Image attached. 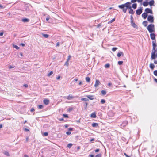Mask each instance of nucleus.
Instances as JSON below:
<instances>
[{
	"mask_svg": "<svg viewBox=\"0 0 157 157\" xmlns=\"http://www.w3.org/2000/svg\"><path fill=\"white\" fill-rule=\"evenodd\" d=\"M131 5V3L130 2H128L124 4L119 5L118 7L120 9H122L124 13L126 12L127 9H129V13L130 14H133L135 11L132 9Z\"/></svg>",
	"mask_w": 157,
	"mask_h": 157,
	"instance_id": "f257e3e1",
	"label": "nucleus"
},
{
	"mask_svg": "<svg viewBox=\"0 0 157 157\" xmlns=\"http://www.w3.org/2000/svg\"><path fill=\"white\" fill-rule=\"evenodd\" d=\"M147 28L150 33H152L155 31L154 25L153 24H151L149 25Z\"/></svg>",
	"mask_w": 157,
	"mask_h": 157,
	"instance_id": "f03ea898",
	"label": "nucleus"
},
{
	"mask_svg": "<svg viewBox=\"0 0 157 157\" xmlns=\"http://www.w3.org/2000/svg\"><path fill=\"white\" fill-rule=\"evenodd\" d=\"M154 17L151 15H149L147 17V21L150 23L154 22Z\"/></svg>",
	"mask_w": 157,
	"mask_h": 157,
	"instance_id": "7ed1b4c3",
	"label": "nucleus"
},
{
	"mask_svg": "<svg viewBox=\"0 0 157 157\" xmlns=\"http://www.w3.org/2000/svg\"><path fill=\"white\" fill-rule=\"evenodd\" d=\"M143 11L142 7H140V9H137L136 11V13L138 15H140Z\"/></svg>",
	"mask_w": 157,
	"mask_h": 157,
	"instance_id": "20e7f679",
	"label": "nucleus"
},
{
	"mask_svg": "<svg viewBox=\"0 0 157 157\" xmlns=\"http://www.w3.org/2000/svg\"><path fill=\"white\" fill-rule=\"evenodd\" d=\"M145 11L147 13L152 14V11L151 9L147 8L145 10Z\"/></svg>",
	"mask_w": 157,
	"mask_h": 157,
	"instance_id": "39448f33",
	"label": "nucleus"
},
{
	"mask_svg": "<svg viewBox=\"0 0 157 157\" xmlns=\"http://www.w3.org/2000/svg\"><path fill=\"white\" fill-rule=\"evenodd\" d=\"M150 37L151 39L152 40L155 41V36L154 33H151L150 34Z\"/></svg>",
	"mask_w": 157,
	"mask_h": 157,
	"instance_id": "423d86ee",
	"label": "nucleus"
},
{
	"mask_svg": "<svg viewBox=\"0 0 157 157\" xmlns=\"http://www.w3.org/2000/svg\"><path fill=\"white\" fill-rule=\"evenodd\" d=\"M86 96L91 100H92L94 98V96L93 95H86Z\"/></svg>",
	"mask_w": 157,
	"mask_h": 157,
	"instance_id": "0eeeda50",
	"label": "nucleus"
},
{
	"mask_svg": "<svg viewBox=\"0 0 157 157\" xmlns=\"http://www.w3.org/2000/svg\"><path fill=\"white\" fill-rule=\"evenodd\" d=\"M128 122L127 121H124L122 123V124H121V126L123 127H124L128 124Z\"/></svg>",
	"mask_w": 157,
	"mask_h": 157,
	"instance_id": "6e6552de",
	"label": "nucleus"
},
{
	"mask_svg": "<svg viewBox=\"0 0 157 157\" xmlns=\"http://www.w3.org/2000/svg\"><path fill=\"white\" fill-rule=\"evenodd\" d=\"M152 46H153V48L152 49H156V47L157 46L156 44V40L155 41H153L152 42Z\"/></svg>",
	"mask_w": 157,
	"mask_h": 157,
	"instance_id": "1a4fd4ad",
	"label": "nucleus"
},
{
	"mask_svg": "<svg viewBox=\"0 0 157 157\" xmlns=\"http://www.w3.org/2000/svg\"><path fill=\"white\" fill-rule=\"evenodd\" d=\"M131 25L134 28H138V26L137 25H136L135 23L133 22V21L132 22H131Z\"/></svg>",
	"mask_w": 157,
	"mask_h": 157,
	"instance_id": "9d476101",
	"label": "nucleus"
},
{
	"mask_svg": "<svg viewBox=\"0 0 157 157\" xmlns=\"http://www.w3.org/2000/svg\"><path fill=\"white\" fill-rule=\"evenodd\" d=\"M66 97V98L68 100H71L74 98V97L72 96L71 94H69L68 96Z\"/></svg>",
	"mask_w": 157,
	"mask_h": 157,
	"instance_id": "9b49d317",
	"label": "nucleus"
},
{
	"mask_svg": "<svg viewBox=\"0 0 157 157\" xmlns=\"http://www.w3.org/2000/svg\"><path fill=\"white\" fill-rule=\"evenodd\" d=\"M43 102L45 104L47 105L49 103V101L47 99H44Z\"/></svg>",
	"mask_w": 157,
	"mask_h": 157,
	"instance_id": "f8f14e48",
	"label": "nucleus"
},
{
	"mask_svg": "<svg viewBox=\"0 0 157 157\" xmlns=\"http://www.w3.org/2000/svg\"><path fill=\"white\" fill-rule=\"evenodd\" d=\"M144 19H146L147 16V14L146 13H144L142 15Z\"/></svg>",
	"mask_w": 157,
	"mask_h": 157,
	"instance_id": "ddd939ff",
	"label": "nucleus"
},
{
	"mask_svg": "<svg viewBox=\"0 0 157 157\" xmlns=\"http://www.w3.org/2000/svg\"><path fill=\"white\" fill-rule=\"evenodd\" d=\"M100 83V82L98 80H96L94 85V86L96 87H97L99 85Z\"/></svg>",
	"mask_w": 157,
	"mask_h": 157,
	"instance_id": "4468645a",
	"label": "nucleus"
},
{
	"mask_svg": "<svg viewBox=\"0 0 157 157\" xmlns=\"http://www.w3.org/2000/svg\"><path fill=\"white\" fill-rule=\"evenodd\" d=\"M149 67L151 70H153L155 68V66L153 63H151L150 64Z\"/></svg>",
	"mask_w": 157,
	"mask_h": 157,
	"instance_id": "2eb2a0df",
	"label": "nucleus"
},
{
	"mask_svg": "<svg viewBox=\"0 0 157 157\" xmlns=\"http://www.w3.org/2000/svg\"><path fill=\"white\" fill-rule=\"evenodd\" d=\"M98 124L96 123H93L92 124V126L93 127H97L98 126Z\"/></svg>",
	"mask_w": 157,
	"mask_h": 157,
	"instance_id": "dca6fc26",
	"label": "nucleus"
},
{
	"mask_svg": "<svg viewBox=\"0 0 157 157\" xmlns=\"http://www.w3.org/2000/svg\"><path fill=\"white\" fill-rule=\"evenodd\" d=\"M90 117L92 118H96V113L95 112L92 113L90 115Z\"/></svg>",
	"mask_w": 157,
	"mask_h": 157,
	"instance_id": "f3484780",
	"label": "nucleus"
},
{
	"mask_svg": "<svg viewBox=\"0 0 157 157\" xmlns=\"http://www.w3.org/2000/svg\"><path fill=\"white\" fill-rule=\"evenodd\" d=\"M123 55L124 54L123 52H120L117 54V56L118 57H120L121 55L123 56Z\"/></svg>",
	"mask_w": 157,
	"mask_h": 157,
	"instance_id": "a211bd4d",
	"label": "nucleus"
},
{
	"mask_svg": "<svg viewBox=\"0 0 157 157\" xmlns=\"http://www.w3.org/2000/svg\"><path fill=\"white\" fill-rule=\"evenodd\" d=\"M154 0H151L149 2H148L150 6H152L154 5Z\"/></svg>",
	"mask_w": 157,
	"mask_h": 157,
	"instance_id": "6ab92c4d",
	"label": "nucleus"
},
{
	"mask_svg": "<svg viewBox=\"0 0 157 157\" xmlns=\"http://www.w3.org/2000/svg\"><path fill=\"white\" fill-rule=\"evenodd\" d=\"M29 19L26 18H23L22 19V21L24 22H29Z\"/></svg>",
	"mask_w": 157,
	"mask_h": 157,
	"instance_id": "aec40b11",
	"label": "nucleus"
},
{
	"mask_svg": "<svg viewBox=\"0 0 157 157\" xmlns=\"http://www.w3.org/2000/svg\"><path fill=\"white\" fill-rule=\"evenodd\" d=\"M142 24L145 27H146L147 25V21H144L143 22Z\"/></svg>",
	"mask_w": 157,
	"mask_h": 157,
	"instance_id": "412c9836",
	"label": "nucleus"
},
{
	"mask_svg": "<svg viewBox=\"0 0 157 157\" xmlns=\"http://www.w3.org/2000/svg\"><path fill=\"white\" fill-rule=\"evenodd\" d=\"M148 4V2H144L143 3V5L144 6H147Z\"/></svg>",
	"mask_w": 157,
	"mask_h": 157,
	"instance_id": "4be33fe9",
	"label": "nucleus"
},
{
	"mask_svg": "<svg viewBox=\"0 0 157 157\" xmlns=\"http://www.w3.org/2000/svg\"><path fill=\"white\" fill-rule=\"evenodd\" d=\"M42 35L43 37H44L46 38H47L49 36V35L47 34H45L42 33Z\"/></svg>",
	"mask_w": 157,
	"mask_h": 157,
	"instance_id": "5701e85b",
	"label": "nucleus"
},
{
	"mask_svg": "<svg viewBox=\"0 0 157 157\" xmlns=\"http://www.w3.org/2000/svg\"><path fill=\"white\" fill-rule=\"evenodd\" d=\"M137 4L136 3H134L132 4V7L134 9H136L137 7Z\"/></svg>",
	"mask_w": 157,
	"mask_h": 157,
	"instance_id": "b1692460",
	"label": "nucleus"
},
{
	"mask_svg": "<svg viewBox=\"0 0 157 157\" xmlns=\"http://www.w3.org/2000/svg\"><path fill=\"white\" fill-rule=\"evenodd\" d=\"M81 100L82 101H88L89 100L88 99L85 98H82L81 99Z\"/></svg>",
	"mask_w": 157,
	"mask_h": 157,
	"instance_id": "393cba45",
	"label": "nucleus"
},
{
	"mask_svg": "<svg viewBox=\"0 0 157 157\" xmlns=\"http://www.w3.org/2000/svg\"><path fill=\"white\" fill-rule=\"evenodd\" d=\"M3 153L4 154H5V155L7 156H10V154L9 153L6 151H5L4 152H3Z\"/></svg>",
	"mask_w": 157,
	"mask_h": 157,
	"instance_id": "a878e982",
	"label": "nucleus"
},
{
	"mask_svg": "<svg viewBox=\"0 0 157 157\" xmlns=\"http://www.w3.org/2000/svg\"><path fill=\"white\" fill-rule=\"evenodd\" d=\"M101 93L103 95H104L106 94V92L105 90H102L101 91Z\"/></svg>",
	"mask_w": 157,
	"mask_h": 157,
	"instance_id": "bb28decb",
	"label": "nucleus"
},
{
	"mask_svg": "<svg viewBox=\"0 0 157 157\" xmlns=\"http://www.w3.org/2000/svg\"><path fill=\"white\" fill-rule=\"evenodd\" d=\"M86 80L87 82H89L90 81V78L89 77H87L86 78Z\"/></svg>",
	"mask_w": 157,
	"mask_h": 157,
	"instance_id": "cd10ccee",
	"label": "nucleus"
},
{
	"mask_svg": "<svg viewBox=\"0 0 157 157\" xmlns=\"http://www.w3.org/2000/svg\"><path fill=\"white\" fill-rule=\"evenodd\" d=\"M110 66V65L108 63V64H106L105 65V68H108Z\"/></svg>",
	"mask_w": 157,
	"mask_h": 157,
	"instance_id": "c85d7f7f",
	"label": "nucleus"
},
{
	"mask_svg": "<svg viewBox=\"0 0 157 157\" xmlns=\"http://www.w3.org/2000/svg\"><path fill=\"white\" fill-rule=\"evenodd\" d=\"M115 21V19L113 18L112 20H111L110 21H109L108 22V24L111 23H112L113 22H114Z\"/></svg>",
	"mask_w": 157,
	"mask_h": 157,
	"instance_id": "c756f323",
	"label": "nucleus"
},
{
	"mask_svg": "<svg viewBox=\"0 0 157 157\" xmlns=\"http://www.w3.org/2000/svg\"><path fill=\"white\" fill-rule=\"evenodd\" d=\"M102 155L100 153L96 155L95 157H101Z\"/></svg>",
	"mask_w": 157,
	"mask_h": 157,
	"instance_id": "7c9ffc66",
	"label": "nucleus"
},
{
	"mask_svg": "<svg viewBox=\"0 0 157 157\" xmlns=\"http://www.w3.org/2000/svg\"><path fill=\"white\" fill-rule=\"evenodd\" d=\"M43 108V106L42 105H40L38 106L39 109H42Z\"/></svg>",
	"mask_w": 157,
	"mask_h": 157,
	"instance_id": "2f4dec72",
	"label": "nucleus"
},
{
	"mask_svg": "<svg viewBox=\"0 0 157 157\" xmlns=\"http://www.w3.org/2000/svg\"><path fill=\"white\" fill-rule=\"evenodd\" d=\"M101 102L102 104H103L105 102V101L104 99H102L101 100Z\"/></svg>",
	"mask_w": 157,
	"mask_h": 157,
	"instance_id": "473e14b6",
	"label": "nucleus"
},
{
	"mask_svg": "<svg viewBox=\"0 0 157 157\" xmlns=\"http://www.w3.org/2000/svg\"><path fill=\"white\" fill-rule=\"evenodd\" d=\"M123 63V62L121 61H119L118 62V63L119 65H121Z\"/></svg>",
	"mask_w": 157,
	"mask_h": 157,
	"instance_id": "72a5a7b5",
	"label": "nucleus"
},
{
	"mask_svg": "<svg viewBox=\"0 0 157 157\" xmlns=\"http://www.w3.org/2000/svg\"><path fill=\"white\" fill-rule=\"evenodd\" d=\"M72 145V144L70 143L67 145V146L69 148H70Z\"/></svg>",
	"mask_w": 157,
	"mask_h": 157,
	"instance_id": "f704fd0d",
	"label": "nucleus"
},
{
	"mask_svg": "<svg viewBox=\"0 0 157 157\" xmlns=\"http://www.w3.org/2000/svg\"><path fill=\"white\" fill-rule=\"evenodd\" d=\"M154 74L156 76H157V70H156L154 71Z\"/></svg>",
	"mask_w": 157,
	"mask_h": 157,
	"instance_id": "c9c22d12",
	"label": "nucleus"
},
{
	"mask_svg": "<svg viewBox=\"0 0 157 157\" xmlns=\"http://www.w3.org/2000/svg\"><path fill=\"white\" fill-rule=\"evenodd\" d=\"M13 47L17 50L19 49V48L17 45H13Z\"/></svg>",
	"mask_w": 157,
	"mask_h": 157,
	"instance_id": "e433bc0d",
	"label": "nucleus"
},
{
	"mask_svg": "<svg viewBox=\"0 0 157 157\" xmlns=\"http://www.w3.org/2000/svg\"><path fill=\"white\" fill-rule=\"evenodd\" d=\"M53 73L52 71H50L48 75V76H50L51 75H52Z\"/></svg>",
	"mask_w": 157,
	"mask_h": 157,
	"instance_id": "4c0bfd02",
	"label": "nucleus"
},
{
	"mask_svg": "<svg viewBox=\"0 0 157 157\" xmlns=\"http://www.w3.org/2000/svg\"><path fill=\"white\" fill-rule=\"evenodd\" d=\"M68 61H67H67L65 62V63L64 64V65H66V66H68V65H69Z\"/></svg>",
	"mask_w": 157,
	"mask_h": 157,
	"instance_id": "58836bf2",
	"label": "nucleus"
},
{
	"mask_svg": "<svg viewBox=\"0 0 157 157\" xmlns=\"http://www.w3.org/2000/svg\"><path fill=\"white\" fill-rule=\"evenodd\" d=\"M130 19H131V22H132L133 21V19L132 15H131L130 16Z\"/></svg>",
	"mask_w": 157,
	"mask_h": 157,
	"instance_id": "ea45409f",
	"label": "nucleus"
},
{
	"mask_svg": "<svg viewBox=\"0 0 157 157\" xmlns=\"http://www.w3.org/2000/svg\"><path fill=\"white\" fill-rule=\"evenodd\" d=\"M117 49V48H116V47H114V48H113L112 50L113 51H115Z\"/></svg>",
	"mask_w": 157,
	"mask_h": 157,
	"instance_id": "a19ab883",
	"label": "nucleus"
},
{
	"mask_svg": "<svg viewBox=\"0 0 157 157\" xmlns=\"http://www.w3.org/2000/svg\"><path fill=\"white\" fill-rule=\"evenodd\" d=\"M63 116L66 118H68V115L67 114H63Z\"/></svg>",
	"mask_w": 157,
	"mask_h": 157,
	"instance_id": "79ce46f5",
	"label": "nucleus"
},
{
	"mask_svg": "<svg viewBox=\"0 0 157 157\" xmlns=\"http://www.w3.org/2000/svg\"><path fill=\"white\" fill-rule=\"evenodd\" d=\"M43 135L45 136H47L48 135V133L47 132L44 133Z\"/></svg>",
	"mask_w": 157,
	"mask_h": 157,
	"instance_id": "37998d69",
	"label": "nucleus"
},
{
	"mask_svg": "<svg viewBox=\"0 0 157 157\" xmlns=\"http://www.w3.org/2000/svg\"><path fill=\"white\" fill-rule=\"evenodd\" d=\"M137 0H131V3H135L137 1Z\"/></svg>",
	"mask_w": 157,
	"mask_h": 157,
	"instance_id": "c03bdc74",
	"label": "nucleus"
},
{
	"mask_svg": "<svg viewBox=\"0 0 157 157\" xmlns=\"http://www.w3.org/2000/svg\"><path fill=\"white\" fill-rule=\"evenodd\" d=\"M71 57V56H70V55H69V56H68V58H67V61H69V60H70V59Z\"/></svg>",
	"mask_w": 157,
	"mask_h": 157,
	"instance_id": "a18cd8bd",
	"label": "nucleus"
},
{
	"mask_svg": "<svg viewBox=\"0 0 157 157\" xmlns=\"http://www.w3.org/2000/svg\"><path fill=\"white\" fill-rule=\"evenodd\" d=\"M66 134L67 135H69L71 134V132L69 131H68L66 132Z\"/></svg>",
	"mask_w": 157,
	"mask_h": 157,
	"instance_id": "49530a36",
	"label": "nucleus"
},
{
	"mask_svg": "<svg viewBox=\"0 0 157 157\" xmlns=\"http://www.w3.org/2000/svg\"><path fill=\"white\" fill-rule=\"evenodd\" d=\"M23 86L25 87H28V86L27 84L24 85Z\"/></svg>",
	"mask_w": 157,
	"mask_h": 157,
	"instance_id": "de8ad7c7",
	"label": "nucleus"
},
{
	"mask_svg": "<svg viewBox=\"0 0 157 157\" xmlns=\"http://www.w3.org/2000/svg\"><path fill=\"white\" fill-rule=\"evenodd\" d=\"M34 109L33 108H32L30 110V111L31 112H33L34 111Z\"/></svg>",
	"mask_w": 157,
	"mask_h": 157,
	"instance_id": "09e8293b",
	"label": "nucleus"
},
{
	"mask_svg": "<svg viewBox=\"0 0 157 157\" xmlns=\"http://www.w3.org/2000/svg\"><path fill=\"white\" fill-rule=\"evenodd\" d=\"M99 149H97L95 150V152H99Z\"/></svg>",
	"mask_w": 157,
	"mask_h": 157,
	"instance_id": "8fccbe9b",
	"label": "nucleus"
},
{
	"mask_svg": "<svg viewBox=\"0 0 157 157\" xmlns=\"http://www.w3.org/2000/svg\"><path fill=\"white\" fill-rule=\"evenodd\" d=\"M50 19V18L49 17V16H48V17H47L46 19V20L47 21H48L49 20V19Z\"/></svg>",
	"mask_w": 157,
	"mask_h": 157,
	"instance_id": "3c124183",
	"label": "nucleus"
},
{
	"mask_svg": "<svg viewBox=\"0 0 157 157\" xmlns=\"http://www.w3.org/2000/svg\"><path fill=\"white\" fill-rule=\"evenodd\" d=\"M154 63L155 64H157V60H154Z\"/></svg>",
	"mask_w": 157,
	"mask_h": 157,
	"instance_id": "603ef678",
	"label": "nucleus"
},
{
	"mask_svg": "<svg viewBox=\"0 0 157 157\" xmlns=\"http://www.w3.org/2000/svg\"><path fill=\"white\" fill-rule=\"evenodd\" d=\"M73 129V128H68V130L70 131H72Z\"/></svg>",
	"mask_w": 157,
	"mask_h": 157,
	"instance_id": "864d4df0",
	"label": "nucleus"
},
{
	"mask_svg": "<svg viewBox=\"0 0 157 157\" xmlns=\"http://www.w3.org/2000/svg\"><path fill=\"white\" fill-rule=\"evenodd\" d=\"M3 32H1V33H0V36H3Z\"/></svg>",
	"mask_w": 157,
	"mask_h": 157,
	"instance_id": "5fc2aeb1",
	"label": "nucleus"
},
{
	"mask_svg": "<svg viewBox=\"0 0 157 157\" xmlns=\"http://www.w3.org/2000/svg\"><path fill=\"white\" fill-rule=\"evenodd\" d=\"M101 26V24H99L97 26V28H99Z\"/></svg>",
	"mask_w": 157,
	"mask_h": 157,
	"instance_id": "6e6d98bb",
	"label": "nucleus"
},
{
	"mask_svg": "<svg viewBox=\"0 0 157 157\" xmlns=\"http://www.w3.org/2000/svg\"><path fill=\"white\" fill-rule=\"evenodd\" d=\"M59 45V42H58L56 44V46H58Z\"/></svg>",
	"mask_w": 157,
	"mask_h": 157,
	"instance_id": "4d7b16f0",
	"label": "nucleus"
},
{
	"mask_svg": "<svg viewBox=\"0 0 157 157\" xmlns=\"http://www.w3.org/2000/svg\"><path fill=\"white\" fill-rule=\"evenodd\" d=\"M24 130L25 131H29V130L27 129V128H25L24 129Z\"/></svg>",
	"mask_w": 157,
	"mask_h": 157,
	"instance_id": "13d9d810",
	"label": "nucleus"
},
{
	"mask_svg": "<svg viewBox=\"0 0 157 157\" xmlns=\"http://www.w3.org/2000/svg\"><path fill=\"white\" fill-rule=\"evenodd\" d=\"M142 1H143V0H137V2H141Z\"/></svg>",
	"mask_w": 157,
	"mask_h": 157,
	"instance_id": "bf43d9fd",
	"label": "nucleus"
},
{
	"mask_svg": "<svg viewBox=\"0 0 157 157\" xmlns=\"http://www.w3.org/2000/svg\"><path fill=\"white\" fill-rule=\"evenodd\" d=\"M124 155L126 156V157H130L126 153H124Z\"/></svg>",
	"mask_w": 157,
	"mask_h": 157,
	"instance_id": "052dcab7",
	"label": "nucleus"
},
{
	"mask_svg": "<svg viewBox=\"0 0 157 157\" xmlns=\"http://www.w3.org/2000/svg\"><path fill=\"white\" fill-rule=\"evenodd\" d=\"M154 80L155 81L156 83H157V79L155 78H154Z\"/></svg>",
	"mask_w": 157,
	"mask_h": 157,
	"instance_id": "680f3d73",
	"label": "nucleus"
},
{
	"mask_svg": "<svg viewBox=\"0 0 157 157\" xmlns=\"http://www.w3.org/2000/svg\"><path fill=\"white\" fill-rule=\"evenodd\" d=\"M108 85L109 86H111L112 85V84L111 82H109V83H108Z\"/></svg>",
	"mask_w": 157,
	"mask_h": 157,
	"instance_id": "e2e57ef3",
	"label": "nucleus"
},
{
	"mask_svg": "<svg viewBox=\"0 0 157 157\" xmlns=\"http://www.w3.org/2000/svg\"><path fill=\"white\" fill-rule=\"evenodd\" d=\"M60 78V76H58L57 77V80H59Z\"/></svg>",
	"mask_w": 157,
	"mask_h": 157,
	"instance_id": "0e129e2a",
	"label": "nucleus"
},
{
	"mask_svg": "<svg viewBox=\"0 0 157 157\" xmlns=\"http://www.w3.org/2000/svg\"><path fill=\"white\" fill-rule=\"evenodd\" d=\"M78 84L79 85H82V81H79Z\"/></svg>",
	"mask_w": 157,
	"mask_h": 157,
	"instance_id": "69168bd1",
	"label": "nucleus"
},
{
	"mask_svg": "<svg viewBox=\"0 0 157 157\" xmlns=\"http://www.w3.org/2000/svg\"><path fill=\"white\" fill-rule=\"evenodd\" d=\"M75 82H77V81H78V78H75Z\"/></svg>",
	"mask_w": 157,
	"mask_h": 157,
	"instance_id": "338daca9",
	"label": "nucleus"
},
{
	"mask_svg": "<svg viewBox=\"0 0 157 157\" xmlns=\"http://www.w3.org/2000/svg\"><path fill=\"white\" fill-rule=\"evenodd\" d=\"M90 157H94V155H89Z\"/></svg>",
	"mask_w": 157,
	"mask_h": 157,
	"instance_id": "774afa93",
	"label": "nucleus"
}]
</instances>
